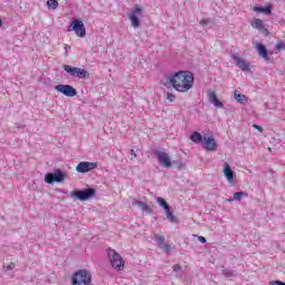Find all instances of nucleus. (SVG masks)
<instances>
[{
	"instance_id": "nucleus-1",
	"label": "nucleus",
	"mask_w": 285,
	"mask_h": 285,
	"mask_svg": "<svg viewBox=\"0 0 285 285\" xmlns=\"http://www.w3.org/2000/svg\"><path fill=\"white\" fill-rule=\"evenodd\" d=\"M161 83L165 88H174L176 92H188L195 86V73L188 70H180L165 76Z\"/></svg>"
},
{
	"instance_id": "nucleus-2",
	"label": "nucleus",
	"mask_w": 285,
	"mask_h": 285,
	"mask_svg": "<svg viewBox=\"0 0 285 285\" xmlns=\"http://www.w3.org/2000/svg\"><path fill=\"white\" fill-rule=\"evenodd\" d=\"M107 255L109 257L110 265L115 271H124L126 266V262H124V257H121V254L112 248L107 249Z\"/></svg>"
},
{
	"instance_id": "nucleus-3",
	"label": "nucleus",
	"mask_w": 285,
	"mask_h": 285,
	"mask_svg": "<svg viewBox=\"0 0 285 285\" xmlns=\"http://www.w3.org/2000/svg\"><path fill=\"white\" fill-rule=\"evenodd\" d=\"M72 285H90L92 282V274L86 269H79L72 275Z\"/></svg>"
},
{
	"instance_id": "nucleus-4",
	"label": "nucleus",
	"mask_w": 285,
	"mask_h": 285,
	"mask_svg": "<svg viewBox=\"0 0 285 285\" xmlns=\"http://www.w3.org/2000/svg\"><path fill=\"white\" fill-rule=\"evenodd\" d=\"M68 32H75L76 37L83 39V37H86V26L83 21L79 19L72 20L68 27Z\"/></svg>"
},
{
	"instance_id": "nucleus-5",
	"label": "nucleus",
	"mask_w": 285,
	"mask_h": 285,
	"mask_svg": "<svg viewBox=\"0 0 285 285\" xmlns=\"http://www.w3.org/2000/svg\"><path fill=\"white\" fill-rule=\"evenodd\" d=\"M63 70L65 72H68V75H71V77H78V79H88L90 77V72L86 69L71 67L70 65H65Z\"/></svg>"
},
{
	"instance_id": "nucleus-6",
	"label": "nucleus",
	"mask_w": 285,
	"mask_h": 285,
	"mask_svg": "<svg viewBox=\"0 0 285 285\" xmlns=\"http://www.w3.org/2000/svg\"><path fill=\"white\" fill-rule=\"evenodd\" d=\"M96 190L92 188H87L85 190H76L71 194V197H76L80 199V202H86V199H90V197H95Z\"/></svg>"
},
{
	"instance_id": "nucleus-7",
	"label": "nucleus",
	"mask_w": 285,
	"mask_h": 285,
	"mask_svg": "<svg viewBox=\"0 0 285 285\" xmlns=\"http://www.w3.org/2000/svg\"><path fill=\"white\" fill-rule=\"evenodd\" d=\"M57 92H61L65 97H77V89L70 85H58L55 87Z\"/></svg>"
},
{
	"instance_id": "nucleus-8",
	"label": "nucleus",
	"mask_w": 285,
	"mask_h": 285,
	"mask_svg": "<svg viewBox=\"0 0 285 285\" xmlns=\"http://www.w3.org/2000/svg\"><path fill=\"white\" fill-rule=\"evenodd\" d=\"M155 155L158 159V164H160V166H163V168H170L173 166L170 156L166 151H156Z\"/></svg>"
},
{
	"instance_id": "nucleus-9",
	"label": "nucleus",
	"mask_w": 285,
	"mask_h": 285,
	"mask_svg": "<svg viewBox=\"0 0 285 285\" xmlns=\"http://www.w3.org/2000/svg\"><path fill=\"white\" fill-rule=\"evenodd\" d=\"M232 59L235 61L236 66L243 70V72L250 71V62L246 61L244 58L239 57L238 53H233Z\"/></svg>"
},
{
	"instance_id": "nucleus-10",
	"label": "nucleus",
	"mask_w": 285,
	"mask_h": 285,
	"mask_svg": "<svg viewBox=\"0 0 285 285\" xmlns=\"http://www.w3.org/2000/svg\"><path fill=\"white\" fill-rule=\"evenodd\" d=\"M97 166H98L97 163L81 161L77 165L76 170L77 173L86 174V173H90V170H95Z\"/></svg>"
},
{
	"instance_id": "nucleus-11",
	"label": "nucleus",
	"mask_w": 285,
	"mask_h": 285,
	"mask_svg": "<svg viewBox=\"0 0 285 285\" xmlns=\"http://www.w3.org/2000/svg\"><path fill=\"white\" fill-rule=\"evenodd\" d=\"M223 175L226 177L228 184H233V181H235V178L237 177V175L230 168V165H228V163H225L223 165Z\"/></svg>"
},
{
	"instance_id": "nucleus-12",
	"label": "nucleus",
	"mask_w": 285,
	"mask_h": 285,
	"mask_svg": "<svg viewBox=\"0 0 285 285\" xmlns=\"http://www.w3.org/2000/svg\"><path fill=\"white\" fill-rule=\"evenodd\" d=\"M66 179V175L61 171L55 174H47L45 177V181L47 184H55V181H63Z\"/></svg>"
},
{
	"instance_id": "nucleus-13",
	"label": "nucleus",
	"mask_w": 285,
	"mask_h": 285,
	"mask_svg": "<svg viewBox=\"0 0 285 285\" xmlns=\"http://www.w3.org/2000/svg\"><path fill=\"white\" fill-rule=\"evenodd\" d=\"M142 9L140 6H136L135 10L130 13L129 16V20L131 21V26L132 28H139V26L141 24L139 22V18H137V14H141Z\"/></svg>"
},
{
	"instance_id": "nucleus-14",
	"label": "nucleus",
	"mask_w": 285,
	"mask_h": 285,
	"mask_svg": "<svg viewBox=\"0 0 285 285\" xmlns=\"http://www.w3.org/2000/svg\"><path fill=\"white\" fill-rule=\"evenodd\" d=\"M154 239L158 242V247L163 249L164 253H168L170 250V245L166 243V237L160 234H155Z\"/></svg>"
},
{
	"instance_id": "nucleus-15",
	"label": "nucleus",
	"mask_w": 285,
	"mask_h": 285,
	"mask_svg": "<svg viewBox=\"0 0 285 285\" xmlns=\"http://www.w3.org/2000/svg\"><path fill=\"white\" fill-rule=\"evenodd\" d=\"M204 148L205 150L209 153H215L217 150V141H215V138L210 137H204Z\"/></svg>"
},
{
	"instance_id": "nucleus-16",
	"label": "nucleus",
	"mask_w": 285,
	"mask_h": 285,
	"mask_svg": "<svg viewBox=\"0 0 285 285\" xmlns=\"http://www.w3.org/2000/svg\"><path fill=\"white\" fill-rule=\"evenodd\" d=\"M254 48L257 50L259 57L265 59V61H268V49H266V46L263 43L256 42Z\"/></svg>"
},
{
	"instance_id": "nucleus-17",
	"label": "nucleus",
	"mask_w": 285,
	"mask_h": 285,
	"mask_svg": "<svg viewBox=\"0 0 285 285\" xmlns=\"http://www.w3.org/2000/svg\"><path fill=\"white\" fill-rule=\"evenodd\" d=\"M250 26L255 30H261L263 35H268V29L264 28V21H262V19H255L250 22Z\"/></svg>"
},
{
	"instance_id": "nucleus-18",
	"label": "nucleus",
	"mask_w": 285,
	"mask_h": 285,
	"mask_svg": "<svg viewBox=\"0 0 285 285\" xmlns=\"http://www.w3.org/2000/svg\"><path fill=\"white\" fill-rule=\"evenodd\" d=\"M207 97L210 104H214L216 108H224V104L219 99H217V94L215 91H209L207 94Z\"/></svg>"
},
{
	"instance_id": "nucleus-19",
	"label": "nucleus",
	"mask_w": 285,
	"mask_h": 285,
	"mask_svg": "<svg viewBox=\"0 0 285 285\" xmlns=\"http://www.w3.org/2000/svg\"><path fill=\"white\" fill-rule=\"evenodd\" d=\"M234 97L238 104H248V98L244 94H239V91H234Z\"/></svg>"
},
{
	"instance_id": "nucleus-20",
	"label": "nucleus",
	"mask_w": 285,
	"mask_h": 285,
	"mask_svg": "<svg viewBox=\"0 0 285 285\" xmlns=\"http://www.w3.org/2000/svg\"><path fill=\"white\" fill-rule=\"evenodd\" d=\"M190 140L194 144H202V141H204V137L202 136V134H199V131H194L190 136Z\"/></svg>"
},
{
	"instance_id": "nucleus-21",
	"label": "nucleus",
	"mask_w": 285,
	"mask_h": 285,
	"mask_svg": "<svg viewBox=\"0 0 285 285\" xmlns=\"http://www.w3.org/2000/svg\"><path fill=\"white\" fill-rule=\"evenodd\" d=\"M165 215L167 217V219L169 222H171V224H177V217L173 214V212L170 210V207L165 209Z\"/></svg>"
},
{
	"instance_id": "nucleus-22",
	"label": "nucleus",
	"mask_w": 285,
	"mask_h": 285,
	"mask_svg": "<svg viewBox=\"0 0 285 285\" xmlns=\"http://www.w3.org/2000/svg\"><path fill=\"white\" fill-rule=\"evenodd\" d=\"M254 12H264V14H271L272 8L271 7H254Z\"/></svg>"
},
{
	"instance_id": "nucleus-23",
	"label": "nucleus",
	"mask_w": 285,
	"mask_h": 285,
	"mask_svg": "<svg viewBox=\"0 0 285 285\" xmlns=\"http://www.w3.org/2000/svg\"><path fill=\"white\" fill-rule=\"evenodd\" d=\"M248 193L246 191H237L234 194L233 199L234 202H242V197H247Z\"/></svg>"
},
{
	"instance_id": "nucleus-24",
	"label": "nucleus",
	"mask_w": 285,
	"mask_h": 285,
	"mask_svg": "<svg viewBox=\"0 0 285 285\" xmlns=\"http://www.w3.org/2000/svg\"><path fill=\"white\" fill-rule=\"evenodd\" d=\"M156 202L157 204H159V206H161V208H164V210H167L168 208H170V206L168 205V202H166V199H164L163 197H158Z\"/></svg>"
},
{
	"instance_id": "nucleus-25",
	"label": "nucleus",
	"mask_w": 285,
	"mask_h": 285,
	"mask_svg": "<svg viewBox=\"0 0 285 285\" xmlns=\"http://www.w3.org/2000/svg\"><path fill=\"white\" fill-rule=\"evenodd\" d=\"M136 206H138V208H141L144 212L150 210V206L141 200L136 202Z\"/></svg>"
},
{
	"instance_id": "nucleus-26",
	"label": "nucleus",
	"mask_w": 285,
	"mask_h": 285,
	"mask_svg": "<svg viewBox=\"0 0 285 285\" xmlns=\"http://www.w3.org/2000/svg\"><path fill=\"white\" fill-rule=\"evenodd\" d=\"M47 6L52 10H57V8H59V2L57 0H48Z\"/></svg>"
},
{
	"instance_id": "nucleus-27",
	"label": "nucleus",
	"mask_w": 285,
	"mask_h": 285,
	"mask_svg": "<svg viewBox=\"0 0 285 285\" xmlns=\"http://www.w3.org/2000/svg\"><path fill=\"white\" fill-rule=\"evenodd\" d=\"M166 99H167V101H170L173 104V101H175V99H177V96H175V94H173V92H167Z\"/></svg>"
},
{
	"instance_id": "nucleus-28",
	"label": "nucleus",
	"mask_w": 285,
	"mask_h": 285,
	"mask_svg": "<svg viewBox=\"0 0 285 285\" xmlns=\"http://www.w3.org/2000/svg\"><path fill=\"white\" fill-rule=\"evenodd\" d=\"M276 50H285V41H278L276 43Z\"/></svg>"
},
{
	"instance_id": "nucleus-29",
	"label": "nucleus",
	"mask_w": 285,
	"mask_h": 285,
	"mask_svg": "<svg viewBox=\"0 0 285 285\" xmlns=\"http://www.w3.org/2000/svg\"><path fill=\"white\" fill-rule=\"evenodd\" d=\"M253 128L258 130V132H264V128L262 126H259V125H253Z\"/></svg>"
},
{
	"instance_id": "nucleus-30",
	"label": "nucleus",
	"mask_w": 285,
	"mask_h": 285,
	"mask_svg": "<svg viewBox=\"0 0 285 285\" xmlns=\"http://www.w3.org/2000/svg\"><path fill=\"white\" fill-rule=\"evenodd\" d=\"M173 268H174V272H175V273H179V271H181V266H180V265H177V264L174 265Z\"/></svg>"
},
{
	"instance_id": "nucleus-31",
	"label": "nucleus",
	"mask_w": 285,
	"mask_h": 285,
	"mask_svg": "<svg viewBox=\"0 0 285 285\" xmlns=\"http://www.w3.org/2000/svg\"><path fill=\"white\" fill-rule=\"evenodd\" d=\"M271 284L272 285H285V283L282 281H273Z\"/></svg>"
},
{
	"instance_id": "nucleus-32",
	"label": "nucleus",
	"mask_w": 285,
	"mask_h": 285,
	"mask_svg": "<svg viewBox=\"0 0 285 285\" xmlns=\"http://www.w3.org/2000/svg\"><path fill=\"white\" fill-rule=\"evenodd\" d=\"M14 266H17L14 263H10L8 266H7V271H12L14 268Z\"/></svg>"
},
{
	"instance_id": "nucleus-33",
	"label": "nucleus",
	"mask_w": 285,
	"mask_h": 285,
	"mask_svg": "<svg viewBox=\"0 0 285 285\" xmlns=\"http://www.w3.org/2000/svg\"><path fill=\"white\" fill-rule=\"evenodd\" d=\"M198 240L200 242V244H206V237L204 236H198Z\"/></svg>"
},
{
	"instance_id": "nucleus-34",
	"label": "nucleus",
	"mask_w": 285,
	"mask_h": 285,
	"mask_svg": "<svg viewBox=\"0 0 285 285\" xmlns=\"http://www.w3.org/2000/svg\"><path fill=\"white\" fill-rule=\"evenodd\" d=\"M200 26H206L207 23H208V20H206V19H203V20H200Z\"/></svg>"
},
{
	"instance_id": "nucleus-35",
	"label": "nucleus",
	"mask_w": 285,
	"mask_h": 285,
	"mask_svg": "<svg viewBox=\"0 0 285 285\" xmlns=\"http://www.w3.org/2000/svg\"><path fill=\"white\" fill-rule=\"evenodd\" d=\"M130 155H131L132 157L137 158V154L135 153V149H131V150H130Z\"/></svg>"
},
{
	"instance_id": "nucleus-36",
	"label": "nucleus",
	"mask_w": 285,
	"mask_h": 285,
	"mask_svg": "<svg viewBox=\"0 0 285 285\" xmlns=\"http://www.w3.org/2000/svg\"><path fill=\"white\" fill-rule=\"evenodd\" d=\"M227 202L232 203V202H235V199L232 198H228Z\"/></svg>"
},
{
	"instance_id": "nucleus-37",
	"label": "nucleus",
	"mask_w": 285,
	"mask_h": 285,
	"mask_svg": "<svg viewBox=\"0 0 285 285\" xmlns=\"http://www.w3.org/2000/svg\"><path fill=\"white\" fill-rule=\"evenodd\" d=\"M3 26V21H1V19H0V28Z\"/></svg>"
}]
</instances>
